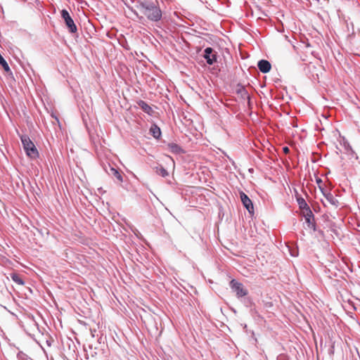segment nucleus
I'll return each instance as SVG.
<instances>
[{
    "label": "nucleus",
    "mask_w": 360,
    "mask_h": 360,
    "mask_svg": "<svg viewBox=\"0 0 360 360\" xmlns=\"http://www.w3.org/2000/svg\"><path fill=\"white\" fill-rule=\"evenodd\" d=\"M136 6L150 21L158 22L162 18V11L157 0H137Z\"/></svg>",
    "instance_id": "f257e3e1"
},
{
    "label": "nucleus",
    "mask_w": 360,
    "mask_h": 360,
    "mask_svg": "<svg viewBox=\"0 0 360 360\" xmlns=\"http://www.w3.org/2000/svg\"><path fill=\"white\" fill-rule=\"evenodd\" d=\"M20 139L26 155L32 159L37 158L39 153L30 137L27 135H22L20 136Z\"/></svg>",
    "instance_id": "f03ea898"
},
{
    "label": "nucleus",
    "mask_w": 360,
    "mask_h": 360,
    "mask_svg": "<svg viewBox=\"0 0 360 360\" xmlns=\"http://www.w3.org/2000/svg\"><path fill=\"white\" fill-rule=\"evenodd\" d=\"M61 17L64 20L68 30L71 33H75L77 31V28L76 25L74 22V20L71 18L68 11L65 9H63L61 11Z\"/></svg>",
    "instance_id": "7ed1b4c3"
},
{
    "label": "nucleus",
    "mask_w": 360,
    "mask_h": 360,
    "mask_svg": "<svg viewBox=\"0 0 360 360\" xmlns=\"http://www.w3.org/2000/svg\"><path fill=\"white\" fill-rule=\"evenodd\" d=\"M230 285L233 292H236L238 297H244L248 294V290L244 288L243 285L234 279L231 281Z\"/></svg>",
    "instance_id": "20e7f679"
},
{
    "label": "nucleus",
    "mask_w": 360,
    "mask_h": 360,
    "mask_svg": "<svg viewBox=\"0 0 360 360\" xmlns=\"http://www.w3.org/2000/svg\"><path fill=\"white\" fill-rule=\"evenodd\" d=\"M203 57L209 65H213L217 61V54L211 47H207L204 50Z\"/></svg>",
    "instance_id": "39448f33"
},
{
    "label": "nucleus",
    "mask_w": 360,
    "mask_h": 360,
    "mask_svg": "<svg viewBox=\"0 0 360 360\" xmlns=\"http://www.w3.org/2000/svg\"><path fill=\"white\" fill-rule=\"evenodd\" d=\"M240 200L243 202V206L248 210L250 213H252L254 212V207L252 202V200L249 198V197L243 192L240 193Z\"/></svg>",
    "instance_id": "423d86ee"
},
{
    "label": "nucleus",
    "mask_w": 360,
    "mask_h": 360,
    "mask_svg": "<svg viewBox=\"0 0 360 360\" xmlns=\"http://www.w3.org/2000/svg\"><path fill=\"white\" fill-rule=\"evenodd\" d=\"M257 66L259 70L263 73L269 72L271 68V63L266 60H260L257 63Z\"/></svg>",
    "instance_id": "0eeeda50"
},
{
    "label": "nucleus",
    "mask_w": 360,
    "mask_h": 360,
    "mask_svg": "<svg viewBox=\"0 0 360 360\" xmlns=\"http://www.w3.org/2000/svg\"><path fill=\"white\" fill-rule=\"evenodd\" d=\"M326 200L330 205L337 207L339 205L338 199L330 193H323Z\"/></svg>",
    "instance_id": "6e6552de"
},
{
    "label": "nucleus",
    "mask_w": 360,
    "mask_h": 360,
    "mask_svg": "<svg viewBox=\"0 0 360 360\" xmlns=\"http://www.w3.org/2000/svg\"><path fill=\"white\" fill-rule=\"evenodd\" d=\"M139 108L145 112H146L148 115H151L153 112L152 108L144 101H139L137 102Z\"/></svg>",
    "instance_id": "1a4fd4ad"
},
{
    "label": "nucleus",
    "mask_w": 360,
    "mask_h": 360,
    "mask_svg": "<svg viewBox=\"0 0 360 360\" xmlns=\"http://www.w3.org/2000/svg\"><path fill=\"white\" fill-rule=\"evenodd\" d=\"M305 219V223L307 225V227L310 229H312L314 231L316 230V224H315V219H314V215L310 217H304Z\"/></svg>",
    "instance_id": "9d476101"
},
{
    "label": "nucleus",
    "mask_w": 360,
    "mask_h": 360,
    "mask_svg": "<svg viewBox=\"0 0 360 360\" xmlns=\"http://www.w3.org/2000/svg\"><path fill=\"white\" fill-rule=\"evenodd\" d=\"M150 133L155 139H159L160 136H161L160 129L156 124H153L151 126L150 129Z\"/></svg>",
    "instance_id": "9b49d317"
},
{
    "label": "nucleus",
    "mask_w": 360,
    "mask_h": 360,
    "mask_svg": "<svg viewBox=\"0 0 360 360\" xmlns=\"http://www.w3.org/2000/svg\"><path fill=\"white\" fill-rule=\"evenodd\" d=\"M168 148L170 150V151L173 153L179 154L182 151L181 148L176 143H169Z\"/></svg>",
    "instance_id": "f8f14e48"
},
{
    "label": "nucleus",
    "mask_w": 360,
    "mask_h": 360,
    "mask_svg": "<svg viewBox=\"0 0 360 360\" xmlns=\"http://www.w3.org/2000/svg\"><path fill=\"white\" fill-rule=\"evenodd\" d=\"M11 278L15 283L18 285H24V281L19 274L12 273L11 274Z\"/></svg>",
    "instance_id": "ddd939ff"
},
{
    "label": "nucleus",
    "mask_w": 360,
    "mask_h": 360,
    "mask_svg": "<svg viewBox=\"0 0 360 360\" xmlns=\"http://www.w3.org/2000/svg\"><path fill=\"white\" fill-rule=\"evenodd\" d=\"M155 172L162 176V177H166L169 175V173L167 171V169H165L162 166H160V167H156V170H155Z\"/></svg>",
    "instance_id": "4468645a"
},
{
    "label": "nucleus",
    "mask_w": 360,
    "mask_h": 360,
    "mask_svg": "<svg viewBox=\"0 0 360 360\" xmlns=\"http://www.w3.org/2000/svg\"><path fill=\"white\" fill-rule=\"evenodd\" d=\"M110 172H111V174L115 176L117 180H119L120 181H122V176L121 175V174L115 168H110Z\"/></svg>",
    "instance_id": "2eb2a0df"
},
{
    "label": "nucleus",
    "mask_w": 360,
    "mask_h": 360,
    "mask_svg": "<svg viewBox=\"0 0 360 360\" xmlns=\"http://www.w3.org/2000/svg\"><path fill=\"white\" fill-rule=\"evenodd\" d=\"M301 212H302V214L304 217H310L311 216H313V212L311 210L309 206H307L306 208L303 209V210H301Z\"/></svg>",
    "instance_id": "dca6fc26"
},
{
    "label": "nucleus",
    "mask_w": 360,
    "mask_h": 360,
    "mask_svg": "<svg viewBox=\"0 0 360 360\" xmlns=\"http://www.w3.org/2000/svg\"><path fill=\"white\" fill-rule=\"evenodd\" d=\"M297 202L300 210H303L309 206L307 202L302 198H297Z\"/></svg>",
    "instance_id": "f3484780"
},
{
    "label": "nucleus",
    "mask_w": 360,
    "mask_h": 360,
    "mask_svg": "<svg viewBox=\"0 0 360 360\" xmlns=\"http://www.w3.org/2000/svg\"><path fill=\"white\" fill-rule=\"evenodd\" d=\"M17 358L18 360H29L28 356L22 352H19L17 354Z\"/></svg>",
    "instance_id": "a211bd4d"
},
{
    "label": "nucleus",
    "mask_w": 360,
    "mask_h": 360,
    "mask_svg": "<svg viewBox=\"0 0 360 360\" xmlns=\"http://www.w3.org/2000/svg\"><path fill=\"white\" fill-rule=\"evenodd\" d=\"M283 151L285 153H288L289 152V148L288 147H284Z\"/></svg>",
    "instance_id": "6ab92c4d"
}]
</instances>
